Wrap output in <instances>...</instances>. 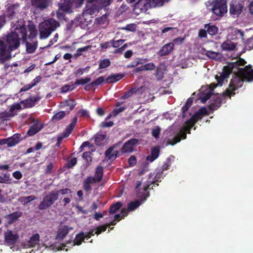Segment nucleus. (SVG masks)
Returning a JSON list of instances; mask_svg holds the SVG:
<instances>
[{
  "mask_svg": "<svg viewBox=\"0 0 253 253\" xmlns=\"http://www.w3.org/2000/svg\"><path fill=\"white\" fill-rule=\"evenodd\" d=\"M27 30L22 20H18L11 26L10 33L0 38V62L4 63L14 56L12 52L20 45V40H26Z\"/></svg>",
  "mask_w": 253,
  "mask_h": 253,
  "instance_id": "f257e3e1",
  "label": "nucleus"
},
{
  "mask_svg": "<svg viewBox=\"0 0 253 253\" xmlns=\"http://www.w3.org/2000/svg\"><path fill=\"white\" fill-rule=\"evenodd\" d=\"M239 75L235 76L230 81L228 88L223 93L225 96L231 97L235 94V91L241 87L244 84V79L251 82L253 81V69L251 65L241 68L239 70Z\"/></svg>",
  "mask_w": 253,
  "mask_h": 253,
  "instance_id": "f03ea898",
  "label": "nucleus"
},
{
  "mask_svg": "<svg viewBox=\"0 0 253 253\" xmlns=\"http://www.w3.org/2000/svg\"><path fill=\"white\" fill-rule=\"evenodd\" d=\"M208 115V111L205 108H202L198 112H196L192 117L186 121L185 124L187 126L185 130H180L179 133L175 135L172 138H166L167 142L171 145H174L180 142L182 139H186V131L190 133V129L195 126L197 121L202 119L204 115Z\"/></svg>",
  "mask_w": 253,
  "mask_h": 253,
  "instance_id": "7ed1b4c3",
  "label": "nucleus"
},
{
  "mask_svg": "<svg viewBox=\"0 0 253 253\" xmlns=\"http://www.w3.org/2000/svg\"><path fill=\"white\" fill-rule=\"evenodd\" d=\"M246 63V61L242 58H239L236 62H231L229 63L227 66H224L222 69V72L220 74L219 76H216L215 79L217 81V84L221 86L224 81L229 77L230 74L232 72H235L234 71L235 69L237 70L238 74H236L235 76L239 75V70L240 69L239 68L240 66H244Z\"/></svg>",
  "mask_w": 253,
  "mask_h": 253,
  "instance_id": "20e7f679",
  "label": "nucleus"
},
{
  "mask_svg": "<svg viewBox=\"0 0 253 253\" xmlns=\"http://www.w3.org/2000/svg\"><path fill=\"white\" fill-rule=\"evenodd\" d=\"M59 26V23L52 18L40 23L38 27L40 39L44 40L48 38L52 32Z\"/></svg>",
  "mask_w": 253,
  "mask_h": 253,
  "instance_id": "39448f33",
  "label": "nucleus"
},
{
  "mask_svg": "<svg viewBox=\"0 0 253 253\" xmlns=\"http://www.w3.org/2000/svg\"><path fill=\"white\" fill-rule=\"evenodd\" d=\"M85 0H80V6H81ZM86 5L85 9L82 12L83 16L87 15H91L95 12H98L99 9L107 5H104L105 0H85Z\"/></svg>",
  "mask_w": 253,
  "mask_h": 253,
  "instance_id": "423d86ee",
  "label": "nucleus"
},
{
  "mask_svg": "<svg viewBox=\"0 0 253 253\" xmlns=\"http://www.w3.org/2000/svg\"><path fill=\"white\" fill-rule=\"evenodd\" d=\"M154 8L151 0H138L133 6V10L136 15L146 13L147 11Z\"/></svg>",
  "mask_w": 253,
  "mask_h": 253,
  "instance_id": "0eeeda50",
  "label": "nucleus"
},
{
  "mask_svg": "<svg viewBox=\"0 0 253 253\" xmlns=\"http://www.w3.org/2000/svg\"><path fill=\"white\" fill-rule=\"evenodd\" d=\"M150 189V185H146L143 186L144 192L142 195L141 201L135 200L129 202L128 204L127 208L126 209V211H130L136 210L141 205L142 203L146 201L147 198L150 196L149 193L147 192V190Z\"/></svg>",
  "mask_w": 253,
  "mask_h": 253,
  "instance_id": "6e6552de",
  "label": "nucleus"
},
{
  "mask_svg": "<svg viewBox=\"0 0 253 253\" xmlns=\"http://www.w3.org/2000/svg\"><path fill=\"white\" fill-rule=\"evenodd\" d=\"M211 10L217 16H222L227 11L226 0H214Z\"/></svg>",
  "mask_w": 253,
  "mask_h": 253,
  "instance_id": "1a4fd4ad",
  "label": "nucleus"
},
{
  "mask_svg": "<svg viewBox=\"0 0 253 253\" xmlns=\"http://www.w3.org/2000/svg\"><path fill=\"white\" fill-rule=\"evenodd\" d=\"M63 1L61 3L59 9L57 12V17L59 18H60V15L62 14L61 11L71 12L74 7H76L78 6L79 0H63Z\"/></svg>",
  "mask_w": 253,
  "mask_h": 253,
  "instance_id": "9d476101",
  "label": "nucleus"
},
{
  "mask_svg": "<svg viewBox=\"0 0 253 253\" xmlns=\"http://www.w3.org/2000/svg\"><path fill=\"white\" fill-rule=\"evenodd\" d=\"M58 197V192L57 190H54L46 196L43 201L40 204L39 208L40 210L45 209L52 205L54 201Z\"/></svg>",
  "mask_w": 253,
  "mask_h": 253,
  "instance_id": "9b49d317",
  "label": "nucleus"
},
{
  "mask_svg": "<svg viewBox=\"0 0 253 253\" xmlns=\"http://www.w3.org/2000/svg\"><path fill=\"white\" fill-rule=\"evenodd\" d=\"M107 225L99 226L96 229L91 230L86 234H84L83 232H80V245L82 244L83 242H84V240H88L95 234L98 235L105 231L107 228Z\"/></svg>",
  "mask_w": 253,
  "mask_h": 253,
  "instance_id": "f8f14e48",
  "label": "nucleus"
},
{
  "mask_svg": "<svg viewBox=\"0 0 253 253\" xmlns=\"http://www.w3.org/2000/svg\"><path fill=\"white\" fill-rule=\"evenodd\" d=\"M243 8L242 1L233 0L230 4L229 12L231 15L238 16L242 12Z\"/></svg>",
  "mask_w": 253,
  "mask_h": 253,
  "instance_id": "ddd939ff",
  "label": "nucleus"
},
{
  "mask_svg": "<svg viewBox=\"0 0 253 253\" xmlns=\"http://www.w3.org/2000/svg\"><path fill=\"white\" fill-rule=\"evenodd\" d=\"M21 109L20 104H14L10 106L8 112H4L0 114V117L4 120H6L9 118L13 117L16 115L19 110Z\"/></svg>",
  "mask_w": 253,
  "mask_h": 253,
  "instance_id": "4468645a",
  "label": "nucleus"
},
{
  "mask_svg": "<svg viewBox=\"0 0 253 253\" xmlns=\"http://www.w3.org/2000/svg\"><path fill=\"white\" fill-rule=\"evenodd\" d=\"M138 142L139 140L136 138H132L127 140L121 148V153L125 154L132 152L134 150V147L138 144Z\"/></svg>",
  "mask_w": 253,
  "mask_h": 253,
  "instance_id": "2eb2a0df",
  "label": "nucleus"
},
{
  "mask_svg": "<svg viewBox=\"0 0 253 253\" xmlns=\"http://www.w3.org/2000/svg\"><path fill=\"white\" fill-rule=\"evenodd\" d=\"M19 238V235L15 231L10 230L4 233V241L8 246L14 244Z\"/></svg>",
  "mask_w": 253,
  "mask_h": 253,
  "instance_id": "dca6fc26",
  "label": "nucleus"
},
{
  "mask_svg": "<svg viewBox=\"0 0 253 253\" xmlns=\"http://www.w3.org/2000/svg\"><path fill=\"white\" fill-rule=\"evenodd\" d=\"M119 144H115L109 147L105 152V156L108 160L113 161L119 157V151L116 150Z\"/></svg>",
  "mask_w": 253,
  "mask_h": 253,
  "instance_id": "f3484780",
  "label": "nucleus"
},
{
  "mask_svg": "<svg viewBox=\"0 0 253 253\" xmlns=\"http://www.w3.org/2000/svg\"><path fill=\"white\" fill-rule=\"evenodd\" d=\"M78 119L77 117L75 118L72 123L66 129L65 131L57 136V145L59 146L60 142L63 138L67 137L73 130L75 125L77 122Z\"/></svg>",
  "mask_w": 253,
  "mask_h": 253,
  "instance_id": "a211bd4d",
  "label": "nucleus"
},
{
  "mask_svg": "<svg viewBox=\"0 0 253 253\" xmlns=\"http://www.w3.org/2000/svg\"><path fill=\"white\" fill-rule=\"evenodd\" d=\"M42 246L44 247L45 249L52 250L53 252H56L57 251L63 250L64 249L65 247V245L64 244H62L61 246H59L57 245V244H54V242L52 241H46L43 242L42 244Z\"/></svg>",
  "mask_w": 253,
  "mask_h": 253,
  "instance_id": "6ab92c4d",
  "label": "nucleus"
},
{
  "mask_svg": "<svg viewBox=\"0 0 253 253\" xmlns=\"http://www.w3.org/2000/svg\"><path fill=\"white\" fill-rule=\"evenodd\" d=\"M174 44L172 42H169L163 45L158 52V55L160 56H164L168 55L173 50Z\"/></svg>",
  "mask_w": 253,
  "mask_h": 253,
  "instance_id": "aec40b11",
  "label": "nucleus"
},
{
  "mask_svg": "<svg viewBox=\"0 0 253 253\" xmlns=\"http://www.w3.org/2000/svg\"><path fill=\"white\" fill-rule=\"evenodd\" d=\"M40 241V235L38 234L33 235L30 240L23 244L24 248H31L38 245Z\"/></svg>",
  "mask_w": 253,
  "mask_h": 253,
  "instance_id": "412c9836",
  "label": "nucleus"
},
{
  "mask_svg": "<svg viewBox=\"0 0 253 253\" xmlns=\"http://www.w3.org/2000/svg\"><path fill=\"white\" fill-rule=\"evenodd\" d=\"M71 229H72V228H69L67 226H61L58 230L56 239L58 240L63 239Z\"/></svg>",
  "mask_w": 253,
  "mask_h": 253,
  "instance_id": "4be33fe9",
  "label": "nucleus"
},
{
  "mask_svg": "<svg viewBox=\"0 0 253 253\" xmlns=\"http://www.w3.org/2000/svg\"><path fill=\"white\" fill-rule=\"evenodd\" d=\"M31 3L34 6L40 8L45 9L49 4L48 0H31Z\"/></svg>",
  "mask_w": 253,
  "mask_h": 253,
  "instance_id": "5701e85b",
  "label": "nucleus"
},
{
  "mask_svg": "<svg viewBox=\"0 0 253 253\" xmlns=\"http://www.w3.org/2000/svg\"><path fill=\"white\" fill-rule=\"evenodd\" d=\"M236 47V44L229 40L224 41L221 45V48L224 51H233Z\"/></svg>",
  "mask_w": 253,
  "mask_h": 253,
  "instance_id": "b1692460",
  "label": "nucleus"
},
{
  "mask_svg": "<svg viewBox=\"0 0 253 253\" xmlns=\"http://www.w3.org/2000/svg\"><path fill=\"white\" fill-rule=\"evenodd\" d=\"M159 148L153 147L151 151L150 155L146 157V160L149 162H152L159 157Z\"/></svg>",
  "mask_w": 253,
  "mask_h": 253,
  "instance_id": "393cba45",
  "label": "nucleus"
},
{
  "mask_svg": "<svg viewBox=\"0 0 253 253\" xmlns=\"http://www.w3.org/2000/svg\"><path fill=\"white\" fill-rule=\"evenodd\" d=\"M42 127V125L39 122L35 123L28 131L30 135H33L39 132Z\"/></svg>",
  "mask_w": 253,
  "mask_h": 253,
  "instance_id": "a878e982",
  "label": "nucleus"
},
{
  "mask_svg": "<svg viewBox=\"0 0 253 253\" xmlns=\"http://www.w3.org/2000/svg\"><path fill=\"white\" fill-rule=\"evenodd\" d=\"M142 89V86L139 87L137 89L135 88H131L125 93V94L121 97V99H126L130 97L133 94L141 92Z\"/></svg>",
  "mask_w": 253,
  "mask_h": 253,
  "instance_id": "bb28decb",
  "label": "nucleus"
},
{
  "mask_svg": "<svg viewBox=\"0 0 253 253\" xmlns=\"http://www.w3.org/2000/svg\"><path fill=\"white\" fill-rule=\"evenodd\" d=\"M124 76L121 74H113L108 77L105 80V82L107 84L116 83L122 79Z\"/></svg>",
  "mask_w": 253,
  "mask_h": 253,
  "instance_id": "cd10ccee",
  "label": "nucleus"
},
{
  "mask_svg": "<svg viewBox=\"0 0 253 253\" xmlns=\"http://www.w3.org/2000/svg\"><path fill=\"white\" fill-rule=\"evenodd\" d=\"M20 136L19 134H15L12 137L8 138L7 146L12 147L17 144L19 142Z\"/></svg>",
  "mask_w": 253,
  "mask_h": 253,
  "instance_id": "c85d7f7f",
  "label": "nucleus"
},
{
  "mask_svg": "<svg viewBox=\"0 0 253 253\" xmlns=\"http://www.w3.org/2000/svg\"><path fill=\"white\" fill-rule=\"evenodd\" d=\"M222 103V99L221 97L216 96V98L213 99V102L209 105L211 110H215L219 108Z\"/></svg>",
  "mask_w": 253,
  "mask_h": 253,
  "instance_id": "c756f323",
  "label": "nucleus"
},
{
  "mask_svg": "<svg viewBox=\"0 0 253 253\" xmlns=\"http://www.w3.org/2000/svg\"><path fill=\"white\" fill-rule=\"evenodd\" d=\"M103 174V168L101 166L98 167L96 169L95 174L93 178L97 182H99L102 180Z\"/></svg>",
  "mask_w": 253,
  "mask_h": 253,
  "instance_id": "7c9ffc66",
  "label": "nucleus"
},
{
  "mask_svg": "<svg viewBox=\"0 0 253 253\" xmlns=\"http://www.w3.org/2000/svg\"><path fill=\"white\" fill-rule=\"evenodd\" d=\"M123 206V204L121 202H117L112 205L109 210L110 214H114L116 213Z\"/></svg>",
  "mask_w": 253,
  "mask_h": 253,
  "instance_id": "2f4dec72",
  "label": "nucleus"
},
{
  "mask_svg": "<svg viewBox=\"0 0 253 253\" xmlns=\"http://www.w3.org/2000/svg\"><path fill=\"white\" fill-rule=\"evenodd\" d=\"M38 46V42L35 41L32 43L26 42V51L29 53L35 52Z\"/></svg>",
  "mask_w": 253,
  "mask_h": 253,
  "instance_id": "473e14b6",
  "label": "nucleus"
},
{
  "mask_svg": "<svg viewBox=\"0 0 253 253\" xmlns=\"http://www.w3.org/2000/svg\"><path fill=\"white\" fill-rule=\"evenodd\" d=\"M106 135L102 134H97L95 136V143L98 146H101L104 144V140Z\"/></svg>",
  "mask_w": 253,
  "mask_h": 253,
  "instance_id": "72a5a7b5",
  "label": "nucleus"
},
{
  "mask_svg": "<svg viewBox=\"0 0 253 253\" xmlns=\"http://www.w3.org/2000/svg\"><path fill=\"white\" fill-rule=\"evenodd\" d=\"M193 103V99L191 98H189L184 106L182 108V116L183 117H185L186 115V112L189 110V108L191 107Z\"/></svg>",
  "mask_w": 253,
  "mask_h": 253,
  "instance_id": "f704fd0d",
  "label": "nucleus"
},
{
  "mask_svg": "<svg viewBox=\"0 0 253 253\" xmlns=\"http://www.w3.org/2000/svg\"><path fill=\"white\" fill-rule=\"evenodd\" d=\"M36 199L34 195H31L28 197H22L19 198L18 201L23 205H25Z\"/></svg>",
  "mask_w": 253,
  "mask_h": 253,
  "instance_id": "c9c22d12",
  "label": "nucleus"
},
{
  "mask_svg": "<svg viewBox=\"0 0 253 253\" xmlns=\"http://www.w3.org/2000/svg\"><path fill=\"white\" fill-rule=\"evenodd\" d=\"M91 155L92 153L90 151L84 152L83 154L82 158L86 161V166L89 165L90 163L92 162Z\"/></svg>",
  "mask_w": 253,
  "mask_h": 253,
  "instance_id": "e433bc0d",
  "label": "nucleus"
},
{
  "mask_svg": "<svg viewBox=\"0 0 253 253\" xmlns=\"http://www.w3.org/2000/svg\"><path fill=\"white\" fill-rule=\"evenodd\" d=\"M202 50L206 52L205 55L209 58L212 59H215L219 55L218 52H216L211 50H207L205 48H202Z\"/></svg>",
  "mask_w": 253,
  "mask_h": 253,
  "instance_id": "4c0bfd02",
  "label": "nucleus"
},
{
  "mask_svg": "<svg viewBox=\"0 0 253 253\" xmlns=\"http://www.w3.org/2000/svg\"><path fill=\"white\" fill-rule=\"evenodd\" d=\"M207 27V32L210 35H215L217 33L218 28L215 25H205Z\"/></svg>",
  "mask_w": 253,
  "mask_h": 253,
  "instance_id": "58836bf2",
  "label": "nucleus"
},
{
  "mask_svg": "<svg viewBox=\"0 0 253 253\" xmlns=\"http://www.w3.org/2000/svg\"><path fill=\"white\" fill-rule=\"evenodd\" d=\"M19 7L18 4L10 5L7 8V15L11 17L17 11V8Z\"/></svg>",
  "mask_w": 253,
  "mask_h": 253,
  "instance_id": "ea45409f",
  "label": "nucleus"
},
{
  "mask_svg": "<svg viewBox=\"0 0 253 253\" xmlns=\"http://www.w3.org/2000/svg\"><path fill=\"white\" fill-rule=\"evenodd\" d=\"M121 214H116L114 216V220L116 221H119L120 220L121 218H124L127 215V212L125 208H123L121 210Z\"/></svg>",
  "mask_w": 253,
  "mask_h": 253,
  "instance_id": "a19ab883",
  "label": "nucleus"
},
{
  "mask_svg": "<svg viewBox=\"0 0 253 253\" xmlns=\"http://www.w3.org/2000/svg\"><path fill=\"white\" fill-rule=\"evenodd\" d=\"M157 80L161 81L164 78V71L161 67H157L155 73Z\"/></svg>",
  "mask_w": 253,
  "mask_h": 253,
  "instance_id": "79ce46f5",
  "label": "nucleus"
},
{
  "mask_svg": "<svg viewBox=\"0 0 253 253\" xmlns=\"http://www.w3.org/2000/svg\"><path fill=\"white\" fill-rule=\"evenodd\" d=\"M111 62L108 59H104L100 60L99 64V69H104L109 67L110 65Z\"/></svg>",
  "mask_w": 253,
  "mask_h": 253,
  "instance_id": "37998d69",
  "label": "nucleus"
},
{
  "mask_svg": "<svg viewBox=\"0 0 253 253\" xmlns=\"http://www.w3.org/2000/svg\"><path fill=\"white\" fill-rule=\"evenodd\" d=\"M28 29L30 32L29 37L30 38H34L37 36V31L35 25H30L28 26Z\"/></svg>",
  "mask_w": 253,
  "mask_h": 253,
  "instance_id": "c03bdc74",
  "label": "nucleus"
},
{
  "mask_svg": "<svg viewBox=\"0 0 253 253\" xmlns=\"http://www.w3.org/2000/svg\"><path fill=\"white\" fill-rule=\"evenodd\" d=\"M169 0H151L153 7L162 6L164 3Z\"/></svg>",
  "mask_w": 253,
  "mask_h": 253,
  "instance_id": "a18cd8bd",
  "label": "nucleus"
},
{
  "mask_svg": "<svg viewBox=\"0 0 253 253\" xmlns=\"http://www.w3.org/2000/svg\"><path fill=\"white\" fill-rule=\"evenodd\" d=\"M125 42V40H118L115 41L114 40H111V46L114 48H118L121 45Z\"/></svg>",
  "mask_w": 253,
  "mask_h": 253,
  "instance_id": "49530a36",
  "label": "nucleus"
},
{
  "mask_svg": "<svg viewBox=\"0 0 253 253\" xmlns=\"http://www.w3.org/2000/svg\"><path fill=\"white\" fill-rule=\"evenodd\" d=\"M211 94L212 93L211 92V90H209L206 93H204L203 94H202L201 98V102L203 103H206V101L210 98Z\"/></svg>",
  "mask_w": 253,
  "mask_h": 253,
  "instance_id": "de8ad7c7",
  "label": "nucleus"
},
{
  "mask_svg": "<svg viewBox=\"0 0 253 253\" xmlns=\"http://www.w3.org/2000/svg\"><path fill=\"white\" fill-rule=\"evenodd\" d=\"M65 116V113L64 111H60L55 114L52 117L53 121H58L63 118Z\"/></svg>",
  "mask_w": 253,
  "mask_h": 253,
  "instance_id": "09e8293b",
  "label": "nucleus"
},
{
  "mask_svg": "<svg viewBox=\"0 0 253 253\" xmlns=\"http://www.w3.org/2000/svg\"><path fill=\"white\" fill-rule=\"evenodd\" d=\"M105 79L104 77L103 76L100 77L96 79H95L94 81L92 82V85H93L94 86H97L100 84H101L102 83H103L104 82H105Z\"/></svg>",
  "mask_w": 253,
  "mask_h": 253,
  "instance_id": "8fccbe9b",
  "label": "nucleus"
},
{
  "mask_svg": "<svg viewBox=\"0 0 253 253\" xmlns=\"http://www.w3.org/2000/svg\"><path fill=\"white\" fill-rule=\"evenodd\" d=\"M161 132V128L159 126H156L152 130V135L156 139L159 138L160 133Z\"/></svg>",
  "mask_w": 253,
  "mask_h": 253,
  "instance_id": "3c124183",
  "label": "nucleus"
},
{
  "mask_svg": "<svg viewBox=\"0 0 253 253\" xmlns=\"http://www.w3.org/2000/svg\"><path fill=\"white\" fill-rule=\"evenodd\" d=\"M163 172H162V171H161L160 170L159 171L157 172L156 175L154 177L155 180L153 182H152L150 184H149L150 186L152 184H154L156 182L161 181V179L163 177Z\"/></svg>",
  "mask_w": 253,
  "mask_h": 253,
  "instance_id": "603ef678",
  "label": "nucleus"
},
{
  "mask_svg": "<svg viewBox=\"0 0 253 253\" xmlns=\"http://www.w3.org/2000/svg\"><path fill=\"white\" fill-rule=\"evenodd\" d=\"M128 165L130 167H132L134 166L136 164V158L135 156L132 155L128 159Z\"/></svg>",
  "mask_w": 253,
  "mask_h": 253,
  "instance_id": "864d4df0",
  "label": "nucleus"
},
{
  "mask_svg": "<svg viewBox=\"0 0 253 253\" xmlns=\"http://www.w3.org/2000/svg\"><path fill=\"white\" fill-rule=\"evenodd\" d=\"M22 103L24 104L26 107L28 108L34 106L35 105V101L30 98L23 101Z\"/></svg>",
  "mask_w": 253,
  "mask_h": 253,
  "instance_id": "5fc2aeb1",
  "label": "nucleus"
},
{
  "mask_svg": "<svg viewBox=\"0 0 253 253\" xmlns=\"http://www.w3.org/2000/svg\"><path fill=\"white\" fill-rule=\"evenodd\" d=\"M143 67L144 71H152L155 68L154 64L152 62L144 65H143Z\"/></svg>",
  "mask_w": 253,
  "mask_h": 253,
  "instance_id": "6e6d98bb",
  "label": "nucleus"
},
{
  "mask_svg": "<svg viewBox=\"0 0 253 253\" xmlns=\"http://www.w3.org/2000/svg\"><path fill=\"white\" fill-rule=\"evenodd\" d=\"M21 216V214L18 212H15L9 214L8 217L11 220V222L16 220Z\"/></svg>",
  "mask_w": 253,
  "mask_h": 253,
  "instance_id": "4d7b16f0",
  "label": "nucleus"
},
{
  "mask_svg": "<svg viewBox=\"0 0 253 253\" xmlns=\"http://www.w3.org/2000/svg\"><path fill=\"white\" fill-rule=\"evenodd\" d=\"M75 86L73 84L65 85L62 87L61 91L62 92H66L70 90H72L74 88Z\"/></svg>",
  "mask_w": 253,
  "mask_h": 253,
  "instance_id": "13d9d810",
  "label": "nucleus"
},
{
  "mask_svg": "<svg viewBox=\"0 0 253 253\" xmlns=\"http://www.w3.org/2000/svg\"><path fill=\"white\" fill-rule=\"evenodd\" d=\"M125 107H121L119 108H114L113 111V115L116 116L120 113L123 112L125 110Z\"/></svg>",
  "mask_w": 253,
  "mask_h": 253,
  "instance_id": "bf43d9fd",
  "label": "nucleus"
},
{
  "mask_svg": "<svg viewBox=\"0 0 253 253\" xmlns=\"http://www.w3.org/2000/svg\"><path fill=\"white\" fill-rule=\"evenodd\" d=\"M114 125V123L112 121L103 122L100 124V126L102 127H111Z\"/></svg>",
  "mask_w": 253,
  "mask_h": 253,
  "instance_id": "052dcab7",
  "label": "nucleus"
},
{
  "mask_svg": "<svg viewBox=\"0 0 253 253\" xmlns=\"http://www.w3.org/2000/svg\"><path fill=\"white\" fill-rule=\"evenodd\" d=\"M207 30L200 29L199 31L198 36L201 38H205L207 37Z\"/></svg>",
  "mask_w": 253,
  "mask_h": 253,
  "instance_id": "680f3d73",
  "label": "nucleus"
},
{
  "mask_svg": "<svg viewBox=\"0 0 253 253\" xmlns=\"http://www.w3.org/2000/svg\"><path fill=\"white\" fill-rule=\"evenodd\" d=\"M58 38V34H56L54 35V37L53 38V39L49 41L48 44L47 46H46L45 47H44V48L49 47L50 46H51L52 45H53L54 43H55L57 41Z\"/></svg>",
  "mask_w": 253,
  "mask_h": 253,
  "instance_id": "e2e57ef3",
  "label": "nucleus"
},
{
  "mask_svg": "<svg viewBox=\"0 0 253 253\" xmlns=\"http://www.w3.org/2000/svg\"><path fill=\"white\" fill-rule=\"evenodd\" d=\"M170 166L169 164V161H167L166 162H165L164 165L161 167V170L160 171H162V172H164V171L168 170L169 168V167Z\"/></svg>",
  "mask_w": 253,
  "mask_h": 253,
  "instance_id": "0e129e2a",
  "label": "nucleus"
},
{
  "mask_svg": "<svg viewBox=\"0 0 253 253\" xmlns=\"http://www.w3.org/2000/svg\"><path fill=\"white\" fill-rule=\"evenodd\" d=\"M127 46V44H124L122 46L119 47L114 50V53H122Z\"/></svg>",
  "mask_w": 253,
  "mask_h": 253,
  "instance_id": "69168bd1",
  "label": "nucleus"
},
{
  "mask_svg": "<svg viewBox=\"0 0 253 253\" xmlns=\"http://www.w3.org/2000/svg\"><path fill=\"white\" fill-rule=\"evenodd\" d=\"M12 176L16 179H20L22 177V174L19 171H16L13 172Z\"/></svg>",
  "mask_w": 253,
  "mask_h": 253,
  "instance_id": "338daca9",
  "label": "nucleus"
},
{
  "mask_svg": "<svg viewBox=\"0 0 253 253\" xmlns=\"http://www.w3.org/2000/svg\"><path fill=\"white\" fill-rule=\"evenodd\" d=\"M80 116L83 117L85 118H89V115L88 112L86 110H80Z\"/></svg>",
  "mask_w": 253,
  "mask_h": 253,
  "instance_id": "774afa93",
  "label": "nucleus"
}]
</instances>
